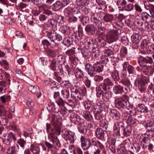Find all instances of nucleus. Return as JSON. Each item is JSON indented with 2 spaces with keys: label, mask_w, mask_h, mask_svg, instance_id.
<instances>
[{
  "label": "nucleus",
  "mask_w": 154,
  "mask_h": 154,
  "mask_svg": "<svg viewBox=\"0 0 154 154\" xmlns=\"http://www.w3.org/2000/svg\"><path fill=\"white\" fill-rule=\"evenodd\" d=\"M113 129L115 131V132L116 133L117 135H119V133L121 131V128H120L118 122L115 123L113 126Z\"/></svg>",
  "instance_id": "a18cd8bd"
},
{
  "label": "nucleus",
  "mask_w": 154,
  "mask_h": 154,
  "mask_svg": "<svg viewBox=\"0 0 154 154\" xmlns=\"http://www.w3.org/2000/svg\"><path fill=\"white\" fill-rule=\"evenodd\" d=\"M151 17L150 15L148 16L145 15V29L146 31L148 32V33H146V34H148L149 33V32L151 30V26L149 25V24L151 23Z\"/></svg>",
  "instance_id": "2eb2a0df"
},
{
  "label": "nucleus",
  "mask_w": 154,
  "mask_h": 154,
  "mask_svg": "<svg viewBox=\"0 0 154 154\" xmlns=\"http://www.w3.org/2000/svg\"><path fill=\"white\" fill-rule=\"evenodd\" d=\"M86 71L91 76L93 75L94 74H95L96 72V68H86Z\"/></svg>",
  "instance_id": "bf43d9fd"
},
{
  "label": "nucleus",
  "mask_w": 154,
  "mask_h": 154,
  "mask_svg": "<svg viewBox=\"0 0 154 154\" xmlns=\"http://www.w3.org/2000/svg\"><path fill=\"white\" fill-rule=\"evenodd\" d=\"M74 133L70 131H66L64 134V138L68 143H73L75 140Z\"/></svg>",
  "instance_id": "0eeeda50"
},
{
  "label": "nucleus",
  "mask_w": 154,
  "mask_h": 154,
  "mask_svg": "<svg viewBox=\"0 0 154 154\" xmlns=\"http://www.w3.org/2000/svg\"><path fill=\"white\" fill-rule=\"evenodd\" d=\"M140 143L142 146L144 148V137L143 135L142 134L139 138Z\"/></svg>",
  "instance_id": "0e129e2a"
},
{
  "label": "nucleus",
  "mask_w": 154,
  "mask_h": 154,
  "mask_svg": "<svg viewBox=\"0 0 154 154\" xmlns=\"http://www.w3.org/2000/svg\"><path fill=\"white\" fill-rule=\"evenodd\" d=\"M116 140L114 139H112L109 142V148L110 151L113 153L116 152Z\"/></svg>",
  "instance_id": "cd10ccee"
},
{
  "label": "nucleus",
  "mask_w": 154,
  "mask_h": 154,
  "mask_svg": "<svg viewBox=\"0 0 154 154\" xmlns=\"http://www.w3.org/2000/svg\"><path fill=\"white\" fill-rule=\"evenodd\" d=\"M123 130V134L125 136H129L131 132V128L130 126H127L124 128L123 125H121V131Z\"/></svg>",
  "instance_id": "6ab92c4d"
},
{
  "label": "nucleus",
  "mask_w": 154,
  "mask_h": 154,
  "mask_svg": "<svg viewBox=\"0 0 154 154\" xmlns=\"http://www.w3.org/2000/svg\"><path fill=\"white\" fill-rule=\"evenodd\" d=\"M29 90L33 93L35 94L36 97L39 98L41 95V93L40 91L39 88L37 86H35L30 85L29 87Z\"/></svg>",
  "instance_id": "ddd939ff"
},
{
  "label": "nucleus",
  "mask_w": 154,
  "mask_h": 154,
  "mask_svg": "<svg viewBox=\"0 0 154 154\" xmlns=\"http://www.w3.org/2000/svg\"><path fill=\"white\" fill-rule=\"evenodd\" d=\"M84 116V118L88 121L91 120L93 118L92 115L89 112H85Z\"/></svg>",
  "instance_id": "13d9d810"
},
{
  "label": "nucleus",
  "mask_w": 154,
  "mask_h": 154,
  "mask_svg": "<svg viewBox=\"0 0 154 154\" xmlns=\"http://www.w3.org/2000/svg\"><path fill=\"white\" fill-rule=\"evenodd\" d=\"M57 113L59 114H60L63 116L67 113L66 108L64 107H63L60 110L58 111Z\"/></svg>",
  "instance_id": "338daca9"
},
{
  "label": "nucleus",
  "mask_w": 154,
  "mask_h": 154,
  "mask_svg": "<svg viewBox=\"0 0 154 154\" xmlns=\"http://www.w3.org/2000/svg\"><path fill=\"white\" fill-rule=\"evenodd\" d=\"M146 129L147 131L149 132L150 131H154V122L152 121H150L149 123H147L146 124Z\"/></svg>",
  "instance_id": "c756f323"
},
{
  "label": "nucleus",
  "mask_w": 154,
  "mask_h": 154,
  "mask_svg": "<svg viewBox=\"0 0 154 154\" xmlns=\"http://www.w3.org/2000/svg\"><path fill=\"white\" fill-rule=\"evenodd\" d=\"M75 53V51L72 49L68 50L65 52V54L69 56V60H70L72 63L75 65H76L77 63L76 60L77 59L75 57L74 55Z\"/></svg>",
  "instance_id": "9d476101"
},
{
  "label": "nucleus",
  "mask_w": 154,
  "mask_h": 154,
  "mask_svg": "<svg viewBox=\"0 0 154 154\" xmlns=\"http://www.w3.org/2000/svg\"><path fill=\"white\" fill-rule=\"evenodd\" d=\"M127 53V51L126 48L124 47L121 49L120 51V56L121 57L120 60H122V58L125 57Z\"/></svg>",
  "instance_id": "de8ad7c7"
},
{
  "label": "nucleus",
  "mask_w": 154,
  "mask_h": 154,
  "mask_svg": "<svg viewBox=\"0 0 154 154\" xmlns=\"http://www.w3.org/2000/svg\"><path fill=\"white\" fill-rule=\"evenodd\" d=\"M45 53L49 56L54 57L57 55V50H51L48 48L45 49Z\"/></svg>",
  "instance_id": "b1692460"
},
{
  "label": "nucleus",
  "mask_w": 154,
  "mask_h": 154,
  "mask_svg": "<svg viewBox=\"0 0 154 154\" xmlns=\"http://www.w3.org/2000/svg\"><path fill=\"white\" fill-rule=\"evenodd\" d=\"M95 135L97 139H102L104 138V131L102 128H97L95 131Z\"/></svg>",
  "instance_id": "f3484780"
},
{
  "label": "nucleus",
  "mask_w": 154,
  "mask_h": 154,
  "mask_svg": "<svg viewBox=\"0 0 154 154\" xmlns=\"http://www.w3.org/2000/svg\"><path fill=\"white\" fill-rule=\"evenodd\" d=\"M71 96L75 101H79L83 99L84 96L82 91L79 89H75L74 91H72Z\"/></svg>",
  "instance_id": "6e6552de"
},
{
  "label": "nucleus",
  "mask_w": 154,
  "mask_h": 154,
  "mask_svg": "<svg viewBox=\"0 0 154 154\" xmlns=\"http://www.w3.org/2000/svg\"><path fill=\"white\" fill-rule=\"evenodd\" d=\"M145 13H146L148 15H149L150 14L153 16L154 15V6L151 5H148L146 1H145Z\"/></svg>",
  "instance_id": "f8f14e48"
},
{
  "label": "nucleus",
  "mask_w": 154,
  "mask_h": 154,
  "mask_svg": "<svg viewBox=\"0 0 154 154\" xmlns=\"http://www.w3.org/2000/svg\"><path fill=\"white\" fill-rule=\"evenodd\" d=\"M114 92L116 94L123 92V87L120 85L115 86L113 87Z\"/></svg>",
  "instance_id": "f704fd0d"
},
{
  "label": "nucleus",
  "mask_w": 154,
  "mask_h": 154,
  "mask_svg": "<svg viewBox=\"0 0 154 154\" xmlns=\"http://www.w3.org/2000/svg\"><path fill=\"white\" fill-rule=\"evenodd\" d=\"M52 69L54 71V74H56L61 75L63 73V70L62 68H52Z\"/></svg>",
  "instance_id": "6e6d98bb"
},
{
  "label": "nucleus",
  "mask_w": 154,
  "mask_h": 154,
  "mask_svg": "<svg viewBox=\"0 0 154 154\" xmlns=\"http://www.w3.org/2000/svg\"><path fill=\"white\" fill-rule=\"evenodd\" d=\"M62 8H63V7L61 2L59 1H57L52 5V10L54 11H58Z\"/></svg>",
  "instance_id": "4be33fe9"
},
{
  "label": "nucleus",
  "mask_w": 154,
  "mask_h": 154,
  "mask_svg": "<svg viewBox=\"0 0 154 154\" xmlns=\"http://www.w3.org/2000/svg\"><path fill=\"white\" fill-rule=\"evenodd\" d=\"M98 4L100 6L101 9H105L106 8V3L103 0H96Z\"/></svg>",
  "instance_id": "5fc2aeb1"
},
{
  "label": "nucleus",
  "mask_w": 154,
  "mask_h": 154,
  "mask_svg": "<svg viewBox=\"0 0 154 154\" xmlns=\"http://www.w3.org/2000/svg\"><path fill=\"white\" fill-rule=\"evenodd\" d=\"M138 111L141 113L144 114V105L142 104H139L137 108Z\"/></svg>",
  "instance_id": "052dcab7"
},
{
  "label": "nucleus",
  "mask_w": 154,
  "mask_h": 154,
  "mask_svg": "<svg viewBox=\"0 0 154 154\" xmlns=\"http://www.w3.org/2000/svg\"><path fill=\"white\" fill-rule=\"evenodd\" d=\"M33 132L32 129L27 128L23 131V135L26 138L29 137L32 134Z\"/></svg>",
  "instance_id": "ea45409f"
},
{
  "label": "nucleus",
  "mask_w": 154,
  "mask_h": 154,
  "mask_svg": "<svg viewBox=\"0 0 154 154\" xmlns=\"http://www.w3.org/2000/svg\"><path fill=\"white\" fill-rule=\"evenodd\" d=\"M85 31L92 35L94 34L95 33L96 28L93 25H88L86 26L85 28Z\"/></svg>",
  "instance_id": "a878e982"
},
{
  "label": "nucleus",
  "mask_w": 154,
  "mask_h": 154,
  "mask_svg": "<svg viewBox=\"0 0 154 154\" xmlns=\"http://www.w3.org/2000/svg\"><path fill=\"white\" fill-rule=\"evenodd\" d=\"M2 140L3 143L7 146L11 145L12 140L11 136L10 134H7L2 138Z\"/></svg>",
  "instance_id": "dca6fc26"
},
{
  "label": "nucleus",
  "mask_w": 154,
  "mask_h": 154,
  "mask_svg": "<svg viewBox=\"0 0 154 154\" xmlns=\"http://www.w3.org/2000/svg\"><path fill=\"white\" fill-rule=\"evenodd\" d=\"M138 88L141 92L144 91V79L143 77H141L138 81Z\"/></svg>",
  "instance_id": "5701e85b"
},
{
  "label": "nucleus",
  "mask_w": 154,
  "mask_h": 154,
  "mask_svg": "<svg viewBox=\"0 0 154 154\" xmlns=\"http://www.w3.org/2000/svg\"><path fill=\"white\" fill-rule=\"evenodd\" d=\"M121 83L124 85L128 86L130 85V82L128 79L123 78L121 81Z\"/></svg>",
  "instance_id": "69168bd1"
},
{
  "label": "nucleus",
  "mask_w": 154,
  "mask_h": 154,
  "mask_svg": "<svg viewBox=\"0 0 154 154\" xmlns=\"http://www.w3.org/2000/svg\"><path fill=\"white\" fill-rule=\"evenodd\" d=\"M3 116H0V125H5L8 122L7 119L3 117Z\"/></svg>",
  "instance_id": "3c124183"
},
{
  "label": "nucleus",
  "mask_w": 154,
  "mask_h": 154,
  "mask_svg": "<svg viewBox=\"0 0 154 154\" xmlns=\"http://www.w3.org/2000/svg\"><path fill=\"white\" fill-rule=\"evenodd\" d=\"M104 20L106 22L111 23L113 20L114 16L113 15L109 14H106L103 17Z\"/></svg>",
  "instance_id": "72a5a7b5"
},
{
  "label": "nucleus",
  "mask_w": 154,
  "mask_h": 154,
  "mask_svg": "<svg viewBox=\"0 0 154 154\" xmlns=\"http://www.w3.org/2000/svg\"><path fill=\"white\" fill-rule=\"evenodd\" d=\"M125 116L126 117L125 119L127 120V123L130 125L133 126L136 124L137 121L136 119L130 116H128L127 115Z\"/></svg>",
  "instance_id": "7c9ffc66"
},
{
  "label": "nucleus",
  "mask_w": 154,
  "mask_h": 154,
  "mask_svg": "<svg viewBox=\"0 0 154 154\" xmlns=\"http://www.w3.org/2000/svg\"><path fill=\"white\" fill-rule=\"evenodd\" d=\"M111 75L112 79L115 81H118L119 79L118 72L116 70H114L112 72Z\"/></svg>",
  "instance_id": "c9c22d12"
},
{
  "label": "nucleus",
  "mask_w": 154,
  "mask_h": 154,
  "mask_svg": "<svg viewBox=\"0 0 154 154\" xmlns=\"http://www.w3.org/2000/svg\"><path fill=\"white\" fill-rule=\"evenodd\" d=\"M60 119L56 118L52 119L53 128H51L50 132L49 130L51 128V125L49 123L46 124V131L48 134V138L46 139L45 144L48 149H51L54 147V144L57 139V136L60 134L61 131V122Z\"/></svg>",
  "instance_id": "f257e3e1"
},
{
  "label": "nucleus",
  "mask_w": 154,
  "mask_h": 154,
  "mask_svg": "<svg viewBox=\"0 0 154 154\" xmlns=\"http://www.w3.org/2000/svg\"><path fill=\"white\" fill-rule=\"evenodd\" d=\"M84 106L86 109L88 110L91 109L92 110L93 107L92 103L89 101L86 100L84 103Z\"/></svg>",
  "instance_id": "79ce46f5"
},
{
  "label": "nucleus",
  "mask_w": 154,
  "mask_h": 154,
  "mask_svg": "<svg viewBox=\"0 0 154 154\" xmlns=\"http://www.w3.org/2000/svg\"><path fill=\"white\" fill-rule=\"evenodd\" d=\"M127 4L125 0H118L117 5L119 6L120 7L121 6L122 8H124Z\"/></svg>",
  "instance_id": "8fccbe9b"
},
{
  "label": "nucleus",
  "mask_w": 154,
  "mask_h": 154,
  "mask_svg": "<svg viewBox=\"0 0 154 154\" xmlns=\"http://www.w3.org/2000/svg\"><path fill=\"white\" fill-rule=\"evenodd\" d=\"M129 100V97L126 95H123L119 97H116L115 102L116 107L118 109H129L127 102Z\"/></svg>",
  "instance_id": "f03ea898"
},
{
  "label": "nucleus",
  "mask_w": 154,
  "mask_h": 154,
  "mask_svg": "<svg viewBox=\"0 0 154 154\" xmlns=\"http://www.w3.org/2000/svg\"><path fill=\"white\" fill-rule=\"evenodd\" d=\"M54 97L58 105L62 106L64 105V101L60 97V93L58 91L54 93Z\"/></svg>",
  "instance_id": "4468645a"
},
{
  "label": "nucleus",
  "mask_w": 154,
  "mask_h": 154,
  "mask_svg": "<svg viewBox=\"0 0 154 154\" xmlns=\"http://www.w3.org/2000/svg\"><path fill=\"white\" fill-rule=\"evenodd\" d=\"M82 53L84 57L85 58H88L91 53H90L89 50L86 48H83L82 50Z\"/></svg>",
  "instance_id": "4c0bfd02"
},
{
  "label": "nucleus",
  "mask_w": 154,
  "mask_h": 154,
  "mask_svg": "<svg viewBox=\"0 0 154 154\" xmlns=\"http://www.w3.org/2000/svg\"><path fill=\"white\" fill-rule=\"evenodd\" d=\"M19 150V145L17 144L8 148L6 149L7 154H16Z\"/></svg>",
  "instance_id": "9b49d317"
},
{
  "label": "nucleus",
  "mask_w": 154,
  "mask_h": 154,
  "mask_svg": "<svg viewBox=\"0 0 154 154\" xmlns=\"http://www.w3.org/2000/svg\"><path fill=\"white\" fill-rule=\"evenodd\" d=\"M138 63L140 66L142 67L144 66V57L142 56L138 58Z\"/></svg>",
  "instance_id": "603ef678"
},
{
  "label": "nucleus",
  "mask_w": 154,
  "mask_h": 154,
  "mask_svg": "<svg viewBox=\"0 0 154 154\" xmlns=\"http://www.w3.org/2000/svg\"><path fill=\"white\" fill-rule=\"evenodd\" d=\"M30 150L32 154H40V147L34 144H31L30 146Z\"/></svg>",
  "instance_id": "412c9836"
},
{
  "label": "nucleus",
  "mask_w": 154,
  "mask_h": 154,
  "mask_svg": "<svg viewBox=\"0 0 154 154\" xmlns=\"http://www.w3.org/2000/svg\"><path fill=\"white\" fill-rule=\"evenodd\" d=\"M77 149L73 145H71L69 147V150L70 152L73 154H76V150Z\"/></svg>",
  "instance_id": "680f3d73"
},
{
  "label": "nucleus",
  "mask_w": 154,
  "mask_h": 154,
  "mask_svg": "<svg viewBox=\"0 0 154 154\" xmlns=\"http://www.w3.org/2000/svg\"><path fill=\"white\" fill-rule=\"evenodd\" d=\"M26 141L23 139L20 138L17 141V143L18 145L20 146L21 148L23 149H24L25 148V146L26 143Z\"/></svg>",
  "instance_id": "58836bf2"
},
{
  "label": "nucleus",
  "mask_w": 154,
  "mask_h": 154,
  "mask_svg": "<svg viewBox=\"0 0 154 154\" xmlns=\"http://www.w3.org/2000/svg\"><path fill=\"white\" fill-rule=\"evenodd\" d=\"M110 115L115 119L118 120L120 119V115L117 110L112 109L109 112Z\"/></svg>",
  "instance_id": "a211bd4d"
},
{
  "label": "nucleus",
  "mask_w": 154,
  "mask_h": 154,
  "mask_svg": "<svg viewBox=\"0 0 154 154\" xmlns=\"http://www.w3.org/2000/svg\"><path fill=\"white\" fill-rule=\"evenodd\" d=\"M47 6L45 4H43L38 6L39 8H42L43 10V13L48 16L54 15V13H52V11L50 10L46 9L45 8V7Z\"/></svg>",
  "instance_id": "c85d7f7f"
},
{
  "label": "nucleus",
  "mask_w": 154,
  "mask_h": 154,
  "mask_svg": "<svg viewBox=\"0 0 154 154\" xmlns=\"http://www.w3.org/2000/svg\"><path fill=\"white\" fill-rule=\"evenodd\" d=\"M51 42L56 44L62 39V36L59 33H57L54 30H52V32L49 38Z\"/></svg>",
  "instance_id": "423d86ee"
},
{
  "label": "nucleus",
  "mask_w": 154,
  "mask_h": 154,
  "mask_svg": "<svg viewBox=\"0 0 154 154\" xmlns=\"http://www.w3.org/2000/svg\"><path fill=\"white\" fill-rule=\"evenodd\" d=\"M96 111H93L94 114V117L95 119L97 120H99L101 121L102 118V112L100 111V110L97 109V108H94Z\"/></svg>",
  "instance_id": "393cba45"
},
{
  "label": "nucleus",
  "mask_w": 154,
  "mask_h": 154,
  "mask_svg": "<svg viewBox=\"0 0 154 154\" xmlns=\"http://www.w3.org/2000/svg\"><path fill=\"white\" fill-rule=\"evenodd\" d=\"M57 21L54 19H51L48 21L49 25L52 28H56L57 27Z\"/></svg>",
  "instance_id": "a19ab883"
},
{
  "label": "nucleus",
  "mask_w": 154,
  "mask_h": 154,
  "mask_svg": "<svg viewBox=\"0 0 154 154\" xmlns=\"http://www.w3.org/2000/svg\"><path fill=\"white\" fill-rule=\"evenodd\" d=\"M150 142V139L149 138H145V143H146V145H145V148H148V149L149 150H151L153 148V145L151 143H149L148 144V143Z\"/></svg>",
  "instance_id": "c03bdc74"
},
{
  "label": "nucleus",
  "mask_w": 154,
  "mask_h": 154,
  "mask_svg": "<svg viewBox=\"0 0 154 154\" xmlns=\"http://www.w3.org/2000/svg\"><path fill=\"white\" fill-rule=\"evenodd\" d=\"M119 154H134L133 152L130 150L127 151L125 147H121L118 150Z\"/></svg>",
  "instance_id": "2f4dec72"
},
{
  "label": "nucleus",
  "mask_w": 154,
  "mask_h": 154,
  "mask_svg": "<svg viewBox=\"0 0 154 154\" xmlns=\"http://www.w3.org/2000/svg\"><path fill=\"white\" fill-rule=\"evenodd\" d=\"M61 95L63 97L64 99L65 102L67 99L68 100L69 102H72V100L71 99H69L70 97L69 92L67 90H63L61 91Z\"/></svg>",
  "instance_id": "aec40b11"
},
{
  "label": "nucleus",
  "mask_w": 154,
  "mask_h": 154,
  "mask_svg": "<svg viewBox=\"0 0 154 154\" xmlns=\"http://www.w3.org/2000/svg\"><path fill=\"white\" fill-rule=\"evenodd\" d=\"M76 78L80 79L82 78L83 75V72L79 68H76L74 72Z\"/></svg>",
  "instance_id": "e433bc0d"
},
{
  "label": "nucleus",
  "mask_w": 154,
  "mask_h": 154,
  "mask_svg": "<svg viewBox=\"0 0 154 154\" xmlns=\"http://www.w3.org/2000/svg\"><path fill=\"white\" fill-rule=\"evenodd\" d=\"M47 108L49 111L53 112H56L55 106L53 103H49L47 105Z\"/></svg>",
  "instance_id": "37998d69"
},
{
  "label": "nucleus",
  "mask_w": 154,
  "mask_h": 154,
  "mask_svg": "<svg viewBox=\"0 0 154 154\" xmlns=\"http://www.w3.org/2000/svg\"><path fill=\"white\" fill-rule=\"evenodd\" d=\"M8 111L2 105H0V116H5L7 115Z\"/></svg>",
  "instance_id": "49530a36"
},
{
  "label": "nucleus",
  "mask_w": 154,
  "mask_h": 154,
  "mask_svg": "<svg viewBox=\"0 0 154 154\" xmlns=\"http://www.w3.org/2000/svg\"><path fill=\"white\" fill-rule=\"evenodd\" d=\"M113 84L110 79L108 78L105 79L103 82L100 84L99 86L96 87V91L97 89L98 88L100 87L101 89H103L104 91H106L107 89L109 90V86H112Z\"/></svg>",
  "instance_id": "20e7f679"
},
{
  "label": "nucleus",
  "mask_w": 154,
  "mask_h": 154,
  "mask_svg": "<svg viewBox=\"0 0 154 154\" xmlns=\"http://www.w3.org/2000/svg\"><path fill=\"white\" fill-rule=\"evenodd\" d=\"M106 66L100 62H97L93 64V67H103Z\"/></svg>",
  "instance_id": "774afa93"
},
{
  "label": "nucleus",
  "mask_w": 154,
  "mask_h": 154,
  "mask_svg": "<svg viewBox=\"0 0 154 154\" xmlns=\"http://www.w3.org/2000/svg\"><path fill=\"white\" fill-rule=\"evenodd\" d=\"M131 41L133 43L137 44L139 42V40L138 39V35L136 34L132 35L131 36Z\"/></svg>",
  "instance_id": "4d7b16f0"
},
{
  "label": "nucleus",
  "mask_w": 154,
  "mask_h": 154,
  "mask_svg": "<svg viewBox=\"0 0 154 154\" xmlns=\"http://www.w3.org/2000/svg\"><path fill=\"white\" fill-rule=\"evenodd\" d=\"M96 95L98 97H101L102 99L106 102L108 101L111 97L110 92H104L100 87L97 88Z\"/></svg>",
  "instance_id": "7ed1b4c3"
},
{
  "label": "nucleus",
  "mask_w": 154,
  "mask_h": 154,
  "mask_svg": "<svg viewBox=\"0 0 154 154\" xmlns=\"http://www.w3.org/2000/svg\"><path fill=\"white\" fill-rule=\"evenodd\" d=\"M118 39L117 32L115 30H112L107 36V41L109 44L111 43Z\"/></svg>",
  "instance_id": "39448f33"
},
{
  "label": "nucleus",
  "mask_w": 154,
  "mask_h": 154,
  "mask_svg": "<svg viewBox=\"0 0 154 154\" xmlns=\"http://www.w3.org/2000/svg\"><path fill=\"white\" fill-rule=\"evenodd\" d=\"M79 119V116L74 113H72L70 115V120L75 124H76L78 122L77 121Z\"/></svg>",
  "instance_id": "473e14b6"
},
{
  "label": "nucleus",
  "mask_w": 154,
  "mask_h": 154,
  "mask_svg": "<svg viewBox=\"0 0 154 154\" xmlns=\"http://www.w3.org/2000/svg\"><path fill=\"white\" fill-rule=\"evenodd\" d=\"M76 124L78 125L79 127H85L87 124V122L82 119H79Z\"/></svg>",
  "instance_id": "09e8293b"
},
{
  "label": "nucleus",
  "mask_w": 154,
  "mask_h": 154,
  "mask_svg": "<svg viewBox=\"0 0 154 154\" xmlns=\"http://www.w3.org/2000/svg\"><path fill=\"white\" fill-rule=\"evenodd\" d=\"M56 18V20L58 21L59 22L61 23H63L64 22L63 18L64 17L60 15H57L55 14H54V15Z\"/></svg>",
  "instance_id": "864d4df0"
},
{
  "label": "nucleus",
  "mask_w": 154,
  "mask_h": 154,
  "mask_svg": "<svg viewBox=\"0 0 154 154\" xmlns=\"http://www.w3.org/2000/svg\"><path fill=\"white\" fill-rule=\"evenodd\" d=\"M129 150H131L133 152H137L140 149L139 145L137 143H134L131 144L130 143V145L128 146Z\"/></svg>",
  "instance_id": "bb28decb"
},
{
  "label": "nucleus",
  "mask_w": 154,
  "mask_h": 154,
  "mask_svg": "<svg viewBox=\"0 0 154 154\" xmlns=\"http://www.w3.org/2000/svg\"><path fill=\"white\" fill-rule=\"evenodd\" d=\"M97 146L99 147L100 149L102 151H106L105 146L99 140H97Z\"/></svg>",
  "instance_id": "e2e57ef3"
},
{
  "label": "nucleus",
  "mask_w": 154,
  "mask_h": 154,
  "mask_svg": "<svg viewBox=\"0 0 154 154\" xmlns=\"http://www.w3.org/2000/svg\"><path fill=\"white\" fill-rule=\"evenodd\" d=\"M80 141L81 146L84 150L88 149L91 144L90 140L88 138H85L83 136L81 137Z\"/></svg>",
  "instance_id": "1a4fd4ad"
}]
</instances>
